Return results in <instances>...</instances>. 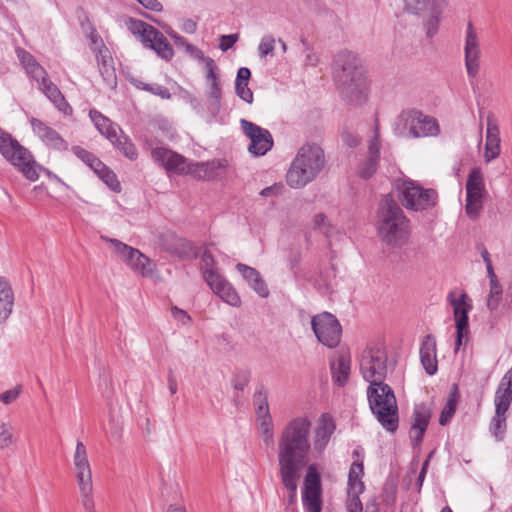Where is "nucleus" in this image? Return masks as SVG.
Returning <instances> with one entry per match:
<instances>
[{
    "label": "nucleus",
    "mask_w": 512,
    "mask_h": 512,
    "mask_svg": "<svg viewBox=\"0 0 512 512\" xmlns=\"http://www.w3.org/2000/svg\"><path fill=\"white\" fill-rule=\"evenodd\" d=\"M332 77L341 98L349 105L361 106L368 101L369 83L362 59L350 50L334 55Z\"/></svg>",
    "instance_id": "nucleus-1"
},
{
    "label": "nucleus",
    "mask_w": 512,
    "mask_h": 512,
    "mask_svg": "<svg viewBox=\"0 0 512 512\" xmlns=\"http://www.w3.org/2000/svg\"><path fill=\"white\" fill-rule=\"evenodd\" d=\"M312 422L296 416L282 427L277 441L278 469H304L312 450Z\"/></svg>",
    "instance_id": "nucleus-2"
},
{
    "label": "nucleus",
    "mask_w": 512,
    "mask_h": 512,
    "mask_svg": "<svg viewBox=\"0 0 512 512\" xmlns=\"http://www.w3.org/2000/svg\"><path fill=\"white\" fill-rule=\"evenodd\" d=\"M376 228L380 240L388 247L402 248L409 243L411 221L389 194L379 203Z\"/></svg>",
    "instance_id": "nucleus-3"
},
{
    "label": "nucleus",
    "mask_w": 512,
    "mask_h": 512,
    "mask_svg": "<svg viewBox=\"0 0 512 512\" xmlns=\"http://www.w3.org/2000/svg\"><path fill=\"white\" fill-rule=\"evenodd\" d=\"M325 166L323 149L315 143L303 145L286 173V182L291 188H302L312 182Z\"/></svg>",
    "instance_id": "nucleus-4"
},
{
    "label": "nucleus",
    "mask_w": 512,
    "mask_h": 512,
    "mask_svg": "<svg viewBox=\"0 0 512 512\" xmlns=\"http://www.w3.org/2000/svg\"><path fill=\"white\" fill-rule=\"evenodd\" d=\"M369 407L382 427L395 432L398 428L399 416L397 400L392 388L384 381L369 384L367 388Z\"/></svg>",
    "instance_id": "nucleus-5"
},
{
    "label": "nucleus",
    "mask_w": 512,
    "mask_h": 512,
    "mask_svg": "<svg viewBox=\"0 0 512 512\" xmlns=\"http://www.w3.org/2000/svg\"><path fill=\"white\" fill-rule=\"evenodd\" d=\"M0 153L13 166L17 167L28 180H38V165L32 154L4 130H0Z\"/></svg>",
    "instance_id": "nucleus-6"
},
{
    "label": "nucleus",
    "mask_w": 512,
    "mask_h": 512,
    "mask_svg": "<svg viewBox=\"0 0 512 512\" xmlns=\"http://www.w3.org/2000/svg\"><path fill=\"white\" fill-rule=\"evenodd\" d=\"M73 463L81 504L85 512H96L93 498L91 466L88 460L86 447L81 441H78L76 444Z\"/></svg>",
    "instance_id": "nucleus-7"
},
{
    "label": "nucleus",
    "mask_w": 512,
    "mask_h": 512,
    "mask_svg": "<svg viewBox=\"0 0 512 512\" xmlns=\"http://www.w3.org/2000/svg\"><path fill=\"white\" fill-rule=\"evenodd\" d=\"M512 403V367L505 373L496 389L495 415L490 422V432L496 441H502L507 428L506 412Z\"/></svg>",
    "instance_id": "nucleus-8"
},
{
    "label": "nucleus",
    "mask_w": 512,
    "mask_h": 512,
    "mask_svg": "<svg viewBox=\"0 0 512 512\" xmlns=\"http://www.w3.org/2000/svg\"><path fill=\"white\" fill-rule=\"evenodd\" d=\"M398 190L402 206L409 211H427L434 208L438 202V193L435 189L424 188L413 180H403Z\"/></svg>",
    "instance_id": "nucleus-9"
},
{
    "label": "nucleus",
    "mask_w": 512,
    "mask_h": 512,
    "mask_svg": "<svg viewBox=\"0 0 512 512\" xmlns=\"http://www.w3.org/2000/svg\"><path fill=\"white\" fill-rule=\"evenodd\" d=\"M128 29L134 35L140 37L145 47L152 49L155 53L165 61H169L174 56V50L166 37L152 25L138 20L129 19L127 23Z\"/></svg>",
    "instance_id": "nucleus-10"
},
{
    "label": "nucleus",
    "mask_w": 512,
    "mask_h": 512,
    "mask_svg": "<svg viewBox=\"0 0 512 512\" xmlns=\"http://www.w3.org/2000/svg\"><path fill=\"white\" fill-rule=\"evenodd\" d=\"M387 353L380 346L367 347L359 357V369L369 384L384 381L387 375Z\"/></svg>",
    "instance_id": "nucleus-11"
},
{
    "label": "nucleus",
    "mask_w": 512,
    "mask_h": 512,
    "mask_svg": "<svg viewBox=\"0 0 512 512\" xmlns=\"http://www.w3.org/2000/svg\"><path fill=\"white\" fill-rule=\"evenodd\" d=\"M311 327L317 340L328 348H335L341 340L342 328L338 319L329 312L312 317Z\"/></svg>",
    "instance_id": "nucleus-12"
},
{
    "label": "nucleus",
    "mask_w": 512,
    "mask_h": 512,
    "mask_svg": "<svg viewBox=\"0 0 512 512\" xmlns=\"http://www.w3.org/2000/svg\"><path fill=\"white\" fill-rule=\"evenodd\" d=\"M301 494L305 512H322L321 476L315 464L309 465L306 469Z\"/></svg>",
    "instance_id": "nucleus-13"
},
{
    "label": "nucleus",
    "mask_w": 512,
    "mask_h": 512,
    "mask_svg": "<svg viewBox=\"0 0 512 512\" xmlns=\"http://www.w3.org/2000/svg\"><path fill=\"white\" fill-rule=\"evenodd\" d=\"M113 245L116 254L135 272L147 277L153 274L152 261L138 249L133 248L117 239L102 237Z\"/></svg>",
    "instance_id": "nucleus-14"
},
{
    "label": "nucleus",
    "mask_w": 512,
    "mask_h": 512,
    "mask_svg": "<svg viewBox=\"0 0 512 512\" xmlns=\"http://www.w3.org/2000/svg\"><path fill=\"white\" fill-rule=\"evenodd\" d=\"M464 60L468 77L476 78L480 70L481 47L479 35L471 21L467 23L465 32Z\"/></svg>",
    "instance_id": "nucleus-15"
},
{
    "label": "nucleus",
    "mask_w": 512,
    "mask_h": 512,
    "mask_svg": "<svg viewBox=\"0 0 512 512\" xmlns=\"http://www.w3.org/2000/svg\"><path fill=\"white\" fill-rule=\"evenodd\" d=\"M447 299L450 305L453 307V314L456 324L455 352H457L462 345L463 339L467 337L469 333L468 313L472 309V305L466 302V293H462L458 298H456L454 292H450L447 296Z\"/></svg>",
    "instance_id": "nucleus-16"
},
{
    "label": "nucleus",
    "mask_w": 512,
    "mask_h": 512,
    "mask_svg": "<svg viewBox=\"0 0 512 512\" xmlns=\"http://www.w3.org/2000/svg\"><path fill=\"white\" fill-rule=\"evenodd\" d=\"M203 278L211 290L227 304L233 307L241 305L238 293L218 269L203 275Z\"/></svg>",
    "instance_id": "nucleus-17"
},
{
    "label": "nucleus",
    "mask_w": 512,
    "mask_h": 512,
    "mask_svg": "<svg viewBox=\"0 0 512 512\" xmlns=\"http://www.w3.org/2000/svg\"><path fill=\"white\" fill-rule=\"evenodd\" d=\"M151 156L169 174H188L190 164L187 163V160L182 155L168 148L156 147L152 150Z\"/></svg>",
    "instance_id": "nucleus-18"
},
{
    "label": "nucleus",
    "mask_w": 512,
    "mask_h": 512,
    "mask_svg": "<svg viewBox=\"0 0 512 512\" xmlns=\"http://www.w3.org/2000/svg\"><path fill=\"white\" fill-rule=\"evenodd\" d=\"M396 128H439L437 119L417 108L403 109L395 119Z\"/></svg>",
    "instance_id": "nucleus-19"
},
{
    "label": "nucleus",
    "mask_w": 512,
    "mask_h": 512,
    "mask_svg": "<svg viewBox=\"0 0 512 512\" xmlns=\"http://www.w3.org/2000/svg\"><path fill=\"white\" fill-rule=\"evenodd\" d=\"M336 430V423L333 416L323 413L314 428L312 449L319 455L323 454Z\"/></svg>",
    "instance_id": "nucleus-20"
},
{
    "label": "nucleus",
    "mask_w": 512,
    "mask_h": 512,
    "mask_svg": "<svg viewBox=\"0 0 512 512\" xmlns=\"http://www.w3.org/2000/svg\"><path fill=\"white\" fill-rule=\"evenodd\" d=\"M229 163L226 159H213L207 162L191 163L188 174L193 177L210 181L220 176V171L228 167Z\"/></svg>",
    "instance_id": "nucleus-21"
},
{
    "label": "nucleus",
    "mask_w": 512,
    "mask_h": 512,
    "mask_svg": "<svg viewBox=\"0 0 512 512\" xmlns=\"http://www.w3.org/2000/svg\"><path fill=\"white\" fill-rule=\"evenodd\" d=\"M163 245L166 251L181 259L192 260L198 256L197 248L190 240L175 234H168Z\"/></svg>",
    "instance_id": "nucleus-22"
},
{
    "label": "nucleus",
    "mask_w": 512,
    "mask_h": 512,
    "mask_svg": "<svg viewBox=\"0 0 512 512\" xmlns=\"http://www.w3.org/2000/svg\"><path fill=\"white\" fill-rule=\"evenodd\" d=\"M431 412L424 404L415 406L409 432L413 446H419L428 427Z\"/></svg>",
    "instance_id": "nucleus-23"
},
{
    "label": "nucleus",
    "mask_w": 512,
    "mask_h": 512,
    "mask_svg": "<svg viewBox=\"0 0 512 512\" xmlns=\"http://www.w3.org/2000/svg\"><path fill=\"white\" fill-rule=\"evenodd\" d=\"M303 469H278L280 481L287 490V511H294L298 497V482L301 478Z\"/></svg>",
    "instance_id": "nucleus-24"
},
{
    "label": "nucleus",
    "mask_w": 512,
    "mask_h": 512,
    "mask_svg": "<svg viewBox=\"0 0 512 512\" xmlns=\"http://www.w3.org/2000/svg\"><path fill=\"white\" fill-rule=\"evenodd\" d=\"M420 360L425 372L432 376L438 371L436 338L427 334L420 345Z\"/></svg>",
    "instance_id": "nucleus-25"
},
{
    "label": "nucleus",
    "mask_w": 512,
    "mask_h": 512,
    "mask_svg": "<svg viewBox=\"0 0 512 512\" xmlns=\"http://www.w3.org/2000/svg\"><path fill=\"white\" fill-rule=\"evenodd\" d=\"M250 140L248 150L256 156H263L273 146V138L269 130H244Z\"/></svg>",
    "instance_id": "nucleus-26"
},
{
    "label": "nucleus",
    "mask_w": 512,
    "mask_h": 512,
    "mask_svg": "<svg viewBox=\"0 0 512 512\" xmlns=\"http://www.w3.org/2000/svg\"><path fill=\"white\" fill-rule=\"evenodd\" d=\"M380 147L378 130H375L368 146V160L362 163L358 169L359 177L369 179L375 174L380 158Z\"/></svg>",
    "instance_id": "nucleus-27"
},
{
    "label": "nucleus",
    "mask_w": 512,
    "mask_h": 512,
    "mask_svg": "<svg viewBox=\"0 0 512 512\" xmlns=\"http://www.w3.org/2000/svg\"><path fill=\"white\" fill-rule=\"evenodd\" d=\"M206 83L208 86L206 95L210 110L213 113H217L220 110L222 98V87L217 66L214 69L206 71Z\"/></svg>",
    "instance_id": "nucleus-28"
},
{
    "label": "nucleus",
    "mask_w": 512,
    "mask_h": 512,
    "mask_svg": "<svg viewBox=\"0 0 512 512\" xmlns=\"http://www.w3.org/2000/svg\"><path fill=\"white\" fill-rule=\"evenodd\" d=\"M125 157L135 160L138 156L137 149L132 141L124 134L123 130H99Z\"/></svg>",
    "instance_id": "nucleus-29"
},
{
    "label": "nucleus",
    "mask_w": 512,
    "mask_h": 512,
    "mask_svg": "<svg viewBox=\"0 0 512 512\" xmlns=\"http://www.w3.org/2000/svg\"><path fill=\"white\" fill-rule=\"evenodd\" d=\"M237 271L246 280L248 285L262 298L269 296V289L267 284L262 279L260 273L253 267L238 263L236 265Z\"/></svg>",
    "instance_id": "nucleus-30"
},
{
    "label": "nucleus",
    "mask_w": 512,
    "mask_h": 512,
    "mask_svg": "<svg viewBox=\"0 0 512 512\" xmlns=\"http://www.w3.org/2000/svg\"><path fill=\"white\" fill-rule=\"evenodd\" d=\"M39 84V88L45 94V96L55 105V107L65 113L68 114L71 112V107L65 100L64 96L60 92L57 85H55L49 78L48 75L44 76L37 81Z\"/></svg>",
    "instance_id": "nucleus-31"
},
{
    "label": "nucleus",
    "mask_w": 512,
    "mask_h": 512,
    "mask_svg": "<svg viewBox=\"0 0 512 512\" xmlns=\"http://www.w3.org/2000/svg\"><path fill=\"white\" fill-rule=\"evenodd\" d=\"M14 305L13 291L7 281L0 278V323L6 321Z\"/></svg>",
    "instance_id": "nucleus-32"
},
{
    "label": "nucleus",
    "mask_w": 512,
    "mask_h": 512,
    "mask_svg": "<svg viewBox=\"0 0 512 512\" xmlns=\"http://www.w3.org/2000/svg\"><path fill=\"white\" fill-rule=\"evenodd\" d=\"M351 361L349 356L340 355L336 362L331 363L332 378L339 386H344L350 375Z\"/></svg>",
    "instance_id": "nucleus-33"
},
{
    "label": "nucleus",
    "mask_w": 512,
    "mask_h": 512,
    "mask_svg": "<svg viewBox=\"0 0 512 512\" xmlns=\"http://www.w3.org/2000/svg\"><path fill=\"white\" fill-rule=\"evenodd\" d=\"M363 475V462L354 461L348 474V493H362L364 491V483L362 482Z\"/></svg>",
    "instance_id": "nucleus-34"
},
{
    "label": "nucleus",
    "mask_w": 512,
    "mask_h": 512,
    "mask_svg": "<svg viewBox=\"0 0 512 512\" xmlns=\"http://www.w3.org/2000/svg\"><path fill=\"white\" fill-rule=\"evenodd\" d=\"M38 137L49 149L65 151L68 149V143L64 140L57 130H38Z\"/></svg>",
    "instance_id": "nucleus-35"
},
{
    "label": "nucleus",
    "mask_w": 512,
    "mask_h": 512,
    "mask_svg": "<svg viewBox=\"0 0 512 512\" xmlns=\"http://www.w3.org/2000/svg\"><path fill=\"white\" fill-rule=\"evenodd\" d=\"M499 130H486L485 153L486 162L497 158L501 152Z\"/></svg>",
    "instance_id": "nucleus-36"
},
{
    "label": "nucleus",
    "mask_w": 512,
    "mask_h": 512,
    "mask_svg": "<svg viewBox=\"0 0 512 512\" xmlns=\"http://www.w3.org/2000/svg\"><path fill=\"white\" fill-rule=\"evenodd\" d=\"M253 404L256 409V418L271 416L268 404V392L264 385L256 388L253 395Z\"/></svg>",
    "instance_id": "nucleus-37"
},
{
    "label": "nucleus",
    "mask_w": 512,
    "mask_h": 512,
    "mask_svg": "<svg viewBox=\"0 0 512 512\" xmlns=\"http://www.w3.org/2000/svg\"><path fill=\"white\" fill-rule=\"evenodd\" d=\"M485 186L483 174L480 168H473L466 181V194H484Z\"/></svg>",
    "instance_id": "nucleus-38"
},
{
    "label": "nucleus",
    "mask_w": 512,
    "mask_h": 512,
    "mask_svg": "<svg viewBox=\"0 0 512 512\" xmlns=\"http://www.w3.org/2000/svg\"><path fill=\"white\" fill-rule=\"evenodd\" d=\"M458 403V393H457V386H454L453 391L450 392L447 402L445 406L443 407L440 417H439V423L440 425L444 426L450 422L452 417L454 416L457 408Z\"/></svg>",
    "instance_id": "nucleus-39"
},
{
    "label": "nucleus",
    "mask_w": 512,
    "mask_h": 512,
    "mask_svg": "<svg viewBox=\"0 0 512 512\" xmlns=\"http://www.w3.org/2000/svg\"><path fill=\"white\" fill-rule=\"evenodd\" d=\"M483 196L484 194H466L465 211L470 218L478 217L483 208Z\"/></svg>",
    "instance_id": "nucleus-40"
},
{
    "label": "nucleus",
    "mask_w": 512,
    "mask_h": 512,
    "mask_svg": "<svg viewBox=\"0 0 512 512\" xmlns=\"http://www.w3.org/2000/svg\"><path fill=\"white\" fill-rule=\"evenodd\" d=\"M133 85L138 89L147 91L153 95L159 96L162 99H170V97H171L169 90L160 84H156V83L149 84V83H144L141 80H134Z\"/></svg>",
    "instance_id": "nucleus-41"
},
{
    "label": "nucleus",
    "mask_w": 512,
    "mask_h": 512,
    "mask_svg": "<svg viewBox=\"0 0 512 512\" xmlns=\"http://www.w3.org/2000/svg\"><path fill=\"white\" fill-rule=\"evenodd\" d=\"M186 52L198 62L203 63L205 71L214 69L217 66L211 57L205 56L202 50L192 44H187Z\"/></svg>",
    "instance_id": "nucleus-42"
},
{
    "label": "nucleus",
    "mask_w": 512,
    "mask_h": 512,
    "mask_svg": "<svg viewBox=\"0 0 512 512\" xmlns=\"http://www.w3.org/2000/svg\"><path fill=\"white\" fill-rule=\"evenodd\" d=\"M259 433L266 444L273 441V420L271 416L256 418Z\"/></svg>",
    "instance_id": "nucleus-43"
},
{
    "label": "nucleus",
    "mask_w": 512,
    "mask_h": 512,
    "mask_svg": "<svg viewBox=\"0 0 512 512\" xmlns=\"http://www.w3.org/2000/svg\"><path fill=\"white\" fill-rule=\"evenodd\" d=\"M16 438L14 437V428L9 423H2L0 425V450L10 447L15 444Z\"/></svg>",
    "instance_id": "nucleus-44"
},
{
    "label": "nucleus",
    "mask_w": 512,
    "mask_h": 512,
    "mask_svg": "<svg viewBox=\"0 0 512 512\" xmlns=\"http://www.w3.org/2000/svg\"><path fill=\"white\" fill-rule=\"evenodd\" d=\"M92 43L94 45L93 50L97 51V61L99 64H102L105 72L109 74V70L107 68V63L111 60L108 49L104 46L101 40L92 39Z\"/></svg>",
    "instance_id": "nucleus-45"
},
{
    "label": "nucleus",
    "mask_w": 512,
    "mask_h": 512,
    "mask_svg": "<svg viewBox=\"0 0 512 512\" xmlns=\"http://www.w3.org/2000/svg\"><path fill=\"white\" fill-rule=\"evenodd\" d=\"M112 191L120 192L121 185L116 174L109 168L105 167L99 175H97Z\"/></svg>",
    "instance_id": "nucleus-46"
},
{
    "label": "nucleus",
    "mask_w": 512,
    "mask_h": 512,
    "mask_svg": "<svg viewBox=\"0 0 512 512\" xmlns=\"http://www.w3.org/2000/svg\"><path fill=\"white\" fill-rule=\"evenodd\" d=\"M502 295V286L500 283H493L490 285V291L487 298V307L492 312L498 308Z\"/></svg>",
    "instance_id": "nucleus-47"
},
{
    "label": "nucleus",
    "mask_w": 512,
    "mask_h": 512,
    "mask_svg": "<svg viewBox=\"0 0 512 512\" xmlns=\"http://www.w3.org/2000/svg\"><path fill=\"white\" fill-rule=\"evenodd\" d=\"M251 373L248 370L237 371L231 380L232 386L235 391H243L249 384Z\"/></svg>",
    "instance_id": "nucleus-48"
},
{
    "label": "nucleus",
    "mask_w": 512,
    "mask_h": 512,
    "mask_svg": "<svg viewBox=\"0 0 512 512\" xmlns=\"http://www.w3.org/2000/svg\"><path fill=\"white\" fill-rule=\"evenodd\" d=\"M275 38L271 35H265L262 37L258 46V53L261 58H265L268 55H272L275 46Z\"/></svg>",
    "instance_id": "nucleus-49"
},
{
    "label": "nucleus",
    "mask_w": 512,
    "mask_h": 512,
    "mask_svg": "<svg viewBox=\"0 0 512 512\" xmlns=\"http://www.w3.org/2000/svg\"><path fill=\"white\" fill-rule=\"evenodd\" d=\"M216 261L209 250H204L201 255V271L202 275L217 270Z\"/></svg>",
    "instance_id": "nucleus-50"
},
{
    "label": "nucleus",
    "mask_w": 512,
    "mask_h": 512,
    "mask_svg": "<svg viewBox=\"0 0 512 512\" xmlns=\"http://www.w3.org/2000/svg\"><path fill=\"white\" fill-rule=\"evenodd\" d=\"M24 68L26 73L36 81H40L41 78L47 76L46 70L35 59H33V61H31Z\"/></svg>",
    "instance_id": "nucleus-51"
},
{
    "label": "nucleus",
    "mask_w": 512,
    "mask_h": 512,
    "mask_svg": "<svg viewBox=\"0 0 512 512\" xmlns=\"http://www.w3.org/2000/svg\"><path fill=\"white\" fill-rule=\"evenodd\" d=\"M89 117L95 128H110L111 126L110 119L96 109L90 110Z\"/></svg>",
    "instance_id": "nucleus-52"
},
{
    "label": "nucleus",
    "mask_w": 512,
    "mask_h": 512,
    "mask_svg": "<svg viewBox=\"0 0 512 512\" xmlns=\"http://www.w3.org/2000/svg\"><path fill=\"white\" fill-rule=\"evenodd\" d=\"M235 90L238 97L247 103L253 102V93L248 87V83L235 82Z\"/></svg>",
    "instance_id": "nucleus-53"
},
{
    "label": "nucleus",
    "mask_w": 512,
    "mask_h": 512,
    "mask_svg": "<svg viewBox=\"0 0 512 512\" xmlns=\"http://www.w3.org/2000/svg\"><path fill=\"white\" fill-rule=\"evenodd\" d=\"M361 493H348L347 511L348 512H362L363 506L359 498Z\"/></svg>",
    "instance_id": "nucleus-54"
},
{
    "label": "nucleus",
    "mask_w": 512,
    "mask_h": 512,
    "mask_svg": "<svg viewBox=\"0 0 512 512\" xmlns=\"http://www.w3.org/2000/svg\"><path fill=\"white\" fill-rule=\"evenodd\" d=\"M72 151L87 166H89V164L93 162V160L96 158V156L93 153L85 150L80 146H73Z\"/></svg>",
    "instance_id": "nucleus-55"
},
{
    "label": "nucleus",
    "mask_w": 512,
    "mask_h": 512,
    "mask_svg": "<svg viewBox=\"0 0 512 512\" xmlns=\"http://www.w3.org/2000/svg\"><path fill=\"white\" fill-rule=\"evenodd\" d=\"M171 314L172 317L176 321L180 322L182 325H188L191 322V317L189 316V314L185 310H182L177 306H173L171 308Z\"/></svg>",
    "instance_id": "nucleus-56"
},
{
    "label": "nucleus",
    "mask_w": 512,
    "mask_h": 512,
    "mask_svg": "<svg viewBox=\"0 0 512 512\" xmlns=\"http://www.w3.org/2000/svg\"><path fill=\"white\" fill-rule=\"evenodd\" d=\"M314 227L321 230L324 234H328L330 225L325 214L319 213L314 217Z\"/></svg>",
    "instance_id": "nucleus-57"
},
{
    "label": "nucleus",
    "mask_w": 512,
    "mask_h": 512,
    "mask_svg": "<svg viewBox=\"0 0 512 512\" xmlns=\"http://www.w3.org/2000/svg\"><path fill=\"white\" fill-rule=\"evenodd\" d=\"M238 40V34L222 35L220 37L219 48L222 51L229 50Z\"/></svg>",
    "instance_id": "nucleus-58"
},
{
    "label": "nucleus",
    "mask_w": 512,
    "mask_h": 512,
    "mask_svg": "<svg viewBox=\"0 0 512 512\" xmlns=\"http://www.w3.org/2000/svg\"><path fill=\"white\" fill-rule=\"evenodd\" d=\"M439 130H407V133L403 136L406 138H419V137H428V136H437Z\"/></svg>",
    "instance_id": "nucleus-59"
},
{
    "label": "nucleus",
    "mask_w": 512,
    "mask_h": 512,
    "mask_svg": "<svg viewBox=\"0 0 512 512\" xmlns=\"http://www.w3.org/2000/svg\"><path fill=\"white\" fill-rule=\"evenodd\" d=\"M19 394H20V389L19 388L10 389V390H7V391L3 392L0 395V400L4 404H10V403H12L13 401H15L17 399Z\"/></svg>",
    "instance_id": "nucleus-60"
},
{
    "label": "nucleus",
    "mask_w": 512,
    "mask_h": 512,
    "mask_svg": "<svg viewBox=\"0 0 512 512\" xmlns=\"http://www.w3.org/2000/svg\"><path fill=\"white\" fill-rule=\"evenodd\" d=\"M314 286L322 294L328 293L331 290V287H332L331 281L328 280L327 278H325L323 280L315 279Z\"/></svg>",
    "instance_id": "nucleus-61"
},
{
    "label": "nucleus",
    "mask_w": 512,
    "mask_h": 512,
    "mask_svg": "<svg viewBox=\"0 0 512 512\" xmlns=\"http://www.w3.org/2000/svg\"><path fill=\"white\" fill-rule=\"evenodd\" d=\"M342 139L349 147H356L360 142L359 138L348 130L342 134Z\"/></svg>",
    "instance_id": "nucleus-62"
},
{
    "label": "nucleus",
    "mask_w": 512,
    "mask_h": 512,
    "mask_svg": "<svg viewBox=\"0 0 512 512\" xmlns=\"http://www.w3.org/2000/svg\"><path fill=\"white\" fill-rule=\"evenodd\" d=\"M16 54L23 67H25L31 61H33V59H35L29 52L21 48L16 49Z\"/></svg>",
    "instance_id": "nucleus-63"
},
{
    "label": "nucleus",
    "mask_w": 512,
    "mask_h": 512,
    "mask_svg": "<svg viewBox=\"0 0 512 512\" xmlns=\"http://www.w3.org/2000/svg\"><path fill=\"white\" fill-rule=\"evenodd\" d=\"M300 261V254L296 252L290 259H289V267L293 271L295 279H300V271L297 269V265Z\"/></svg>",
    "instance_id": "nucleus-64"
}]
</instances>
